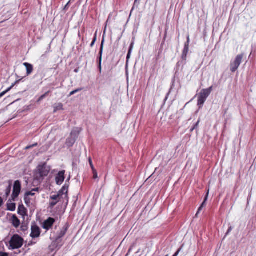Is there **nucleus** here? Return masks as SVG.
Instances as JSON below:
<instances>
[{"instance_id": "1", "label": "nucleus", "mask_w": 256, "mask_h": 256, "mask_svg": "<svg viewBox=\"0 0 256 256\" xmlns=\"http://www.w3.org/2000/svg\"><path fill=\"white\" fill-rule=\"evenodd\" d=\"M24 244V239L18 234H14L10 241V246L12 250L20 248Z\"/></svg>"}, {"instance_id": "2", "label": "nucleus", "mask_w": 256, "mask_h": 256, "mask_svg": "<svg viewBox=\"0 0 256 256\" xmlns=\"http://www.w3.org/2000/svg\"><path fill=\"white\" fill-rule=\"evenodd\" d=\"M80 129L78 128H74L70 134V136L66 139V144L68 148L73 146L80 134Z\"/></svg>"}, {"instance_id": "3", "label": "nucleus", "mask_w": 256, "mask_h": 256, "mask_svg": "<svg viewBox=\"0 0 256 256\" xmlns=\"http://www.w3.org/2000/svg\"><path fill=\"white\" fill-rule=\"evenodd\" d=\"M212 90V86L208 88L202 89L199 94L198 100V105L200 107L202 106L210 94Z\"/></svg>"}, {"instance_id": "4", "label": "nucleus", "mask_w": 256, "mask_h": 256, "mask_svg": "<svg viewBox=\"0 0 256 256\" xmlns=\"http://www.w3.org/2000/svg\"><path fill=\"white\" fill-rule=\"evenodd\" d=\"M243 57L244 54H238L236 56L233 62H230V71L232 72H235L238 70L240 64L242 63Z\"/></svg>"}, {"instance_id": "5", "label": "nucleus", "mask_w": 256, "mask_h": 256, "mask_svg": "<svg viewBox=\"0 0 256 256\" xmlns=\"http://www.w3.org/2000/svg\"><path fill=\"white\" fill-rule=\"evenodd\" d=\"M22 189V186L20 182L17 180L14 182L12 193V198L14 201L16 200V199L18 196Z\"/></svg>"}, {"instance_id": "6", "label": "nucleus", "mask_w": 256, "mask_h": 256, "mask_svg": "<svg viewBox=\"0 0 256 256\" xmlns=\"http://www.w3.org/2000/svg\"><path fill=\"white\" fill-rule=\"evenodd\" d=\"M38 175L40 178H44L48 175L50 172V168L47 167L44 164L42 166H38Z\"/></svg>"}, {"instance_id": "7", "label": "nucleus", "mask_w": 256, "mask_h": 256, "mask_svg": "<svg viewBox=\"0 0 256 256\" xmlns=\"http://www.w3.org/2000/svg\"><path fill=\"white\" fill-rule=\"evenodd\" d=\"M104 36H103L102 40V43L100 44V52H99V56L98 58V69L100 72L101 73L102 72V55L103 52V49H104Z\"/></svg>"}, {"instance_id": "8", "label": "nucleus", "mask_w": 256, "mask_h": 256, "mask_svg": "<svg viewBox=\"0 0 256 256\" xmlns=\"http://www.w3.org/2000/svg\"><path fill=\"white\" fill-rule=\"evenodd\" d=\"M31 230L32 232L30 236L32 238L40 236L41 231L40 228L36 224L32 226Z\"/></svg>"}, {"instance_id": "9", "label": "nucleus", "mask_w": 256, "mask_h": 256, "mask_svg": "<svg viewBox=\"0 0 256 256\" xmlns=\"http://www.w3.org/2000/svg\"><path fill=\"white\" fill-rule=\"evenodd\" d=\"M55 219L52 218H48L46 220H44L42 224L43 228L48 230H50L54 224L55 222Z\"/></svg>"}, {"instance_id": "10", "label": "nucleus", "mask_w": 256, "mask_h": 256, "mask_svg": "<svg viewBox=\"0 0 256 256\" xmlns=\"http://www.w3.org/2000/svg\"><path fill=\"white\" fill-rule=\"evenodd\" d=\"M40 188H34L31 191L26 192L24 194V200L25 202V203L26 204H30V200L28 198V196H34L35 195L34 193H32V192H39Z\"/></svg>"}, {"instance_id": "11", "label": "nucleus", "mask_w": 256, "mask_h": 256, "mask_svg": "<svg viewBox=\"0 0 256 256\" xmlns=\"http://www.w3.org/2000/svg\"><path fill=\"white\" fill-rule=\"evenodd\" d=\"M65 170H63L58 172L56 176V182L57 184L61 185L65 178Z\"/></svg>"}, {"instance_id": "12", "label": "nucleus", "mask_w": 256, "mask_h": 256, "mask_svg": "<svg viewBox=\"0 0 256 256\" xmlns=\"http://www.w3.org/2000/svg\"><path fill=\"white\" fill-rule=\"evenodd\" d=\"M60 198L58 196V195L57 194H54V195H51L50 196V199L52 200V202H50V206L49 207L50 208H53L56 204L60 201Z\"/></svg>"}, {"instance_id": "13", "label": "nucleus", "mask_w": 256, "mask_h": 256, "mask_svg": "<svg viewBox=\"0 0 256 256\" xmlns=\"http://www.w3.org/2000/svg\"><path fill=\"white\" fill-rule=\"evenodd\" d=\"M68 185L65 184L62 189L59 190L58 193L56 194L58 195V196L60 198V196L64 194H66V197H67V194L68 192Z\"/></svg>"}, {"instance_id": "14", "label": "nucleus", "mask_w": 256, "mask_h": 256, "mask_svg": "<svg viewBox=\"0 0 256 256\" xmlns=\"http://www.w3.org/2000/svg\"><path fill=\"white\" fill-rule=\"evenodd\" d=\"M67 230V227L63 228L58 233V236L56 238V242H58L66 234Z\"/></svg>"}, {"instance_id": "15", "label": "nucleus", "mask_w": 256, "mask_h": 256, "mask_svg": "<svg viewBox=\"0 0 256 256\" xmlns=\"http://www.w3.org/2000/svg\"><path fill=\"white\" fill-rule=\"evenodd\" d=\"M23 64L26 68L27 76L30 74L34 70L33 66L28 62H24Z\"/></svg>"}, {"instance_id": "16", "label": "nucleus", "mask_w": 256, "mask_h": 256, "mask_svg": "<svg viewBox=\"0 0 256 256\" xmlns=\"http://www.w3.org/2000/svg\"><path fill=\"white\" fill-rule=\"evenodd\" d=\"M27 210L23 204L19 205L18 208V214L24 216L26 214Z\"/></svg>"}, {"instance_id": "17", "label": "nucleus", "mask_w": 256, "mask_h": 256, "mask_svg": "<svg viewBox=\"0 0 256 256\" xmlns=\"http://www.w3.org/2000/svg\"><path fill=\"white\" fill-rule=\"evenodd\" d=\"M12 224L15 228H18L20 224V220L15 215H13L12 218Z\"/></svg>"}, {"instance_id": "18", "label": "nucleus", "mask_w": 256, "mask_h": 256, "mask_svg": "<svg viewBox=\"0 0 256 256\" xmlns=\"http://www.w3.org/2000/svg\"><path fill=\"white\" fill-rule=\"evenodd\" d=\"M209 194V190H208L206 196H205L204 199L202 203V204L201 206L198 209V211L196 214V216L198 215V214L200 212V211L202 210V208L206 206V202L208 200V196Z\"/></svg>"}, {"instance_id": "19", "label": "nucleus", "mask_w": 256, "mask_h": 256, "mask_svg": "<svg viewBox=\"0 0 256 256\" xmlns=\"http://www.w3.org/2000/svg\"><path fill=\"white\" fill-rule=\"evenodd\" d=\"M12 180H9L8 181V187L6 188V197H8L10 193L12 186Z\"/></svg>"}, {"instance_id": "20", "label": "nucleus", "mask_w": 256, "mask_h": 256, "mask_svg": "<svg viewBox=\"0 0 256 256\" xmlns=\"http://www.w3.org/2000/svg\"><path fill=\"white\" fill-rule=\"evenodd\" d=\"M7 209L10 211H14L16 208V204L15 203H8Z\"/></svg>"}, {"instance_id": "21", "label": "nucleus", "mask_w": 256, "mask_h": 256, "mask_svg": "<svg viewBox=\"0 0 256 256\" xmlns=\"http://www.w3.org/2000/svg\"><path fill=\"white\" fill-rule=\"evenodd\" d=\"M189 50V48L184 47L182 54V59L186 60L187 54Z\"/></svg>"}, {"instance_id": "22", "label": "nucleus", "mask_w": 256, "mask_h": 256, "mask_svg": "<svg viewBox=\"0 0 256 256\" xmlns=\"http://www.w3.org/2000/svg\"><path fill=\"white\" fill-rule=\"evenodd\" d=\"M164 42H165L164 41H162V43L161 44V45H160V50L158 52V56L156 58V60H158L160 58V55L162 53V49H163V46H164Z\"/></svg>"}, {"instance_id": "23", "label": "nucleus", "mask_w": 256, "mask_h": 256, "mask_svg": "<svg viewBox=\"0 0 256 256\" xmlns=\"http://www.w3.org/2000/svg\"><path fill=\"white\" fill-rule=\"evenodd\" d=\"M133 44H134L133 42H132L130 44V46L129 48L128 53L127 56H126V62H128V59L130 58V56L132 50V48H133Z\"/></svg>"}, {"instance_id": "24", "label": "nucleus", "mask_w": 256, "mask_h": 256, "mask_svg": "<svg viewBox=\"0 0 256 256\" xmlns=\"http://www.w3.org/2000/svg\"><path fill=\"white\" fill-rule=\"evenodd\" d=\"M63 110V105L62 103H59L56 106H54V112H56L58 110Z\"/></svg>"}, {"instance_id": "25", "label": "nucleus", "mask_w": 256, "mask_h": 256, "mask_svg": "<svg viewBox=\"0 0 256 256\" xmlns=\"http://www.w3.org/2000/svg\"><path fill=\"white\" fill-rule=\"evenodd\" d=\"M50 92V91H48L46 92L44 94L41 96L37 100V102L39 103L42 100H43L44 98H46V96Z\"/></svg>"}, {"instance_id": "26", "label": "nucleus", "mask_w": 256, "mask_h": 256, "mask_svg": "<svg viewBox=\"0 0 256 256\" xmlns=\"http://www.w3.org/2000/svg\"><path fill=\"white\" fill-rule=\"evenodd\" d=\"M82 89H83L82 88H78L75 90H74L71 92L69 94V96H71L74 95V94H76L78 92H80L81 90H82Z\"/></svg>"}, {"instance_id": "27", "label": "nucleus", "mask_w": 256, "mask_h": 256, "mask_svg": "<svg viewBox=\"0 0 256 256\" xmlns=\"http://www.w3.org/2000/svg\"><path fill=\"white\" fill-rule=\"evenodd\" d=\"M182 60L181 61H180L177 63V66H184V65L186 64V60H184L182 59Z\"/></svg>"}, {"instance_id": "28", "label": "nucleus", "mask_w": 256, "mask_h": 256, "mask_svg": "<svg viewBox=\"0 0 256 256\" xmlns=\"http://www.w3.org/2000/svg\"><path fill=\"white\" fill-rule=\"evenodd\" d=\"M13 86H12L10 88H8L6 90L1 92L0 94V98H1L2 96H3L8 92L12 88Z\"/></svg>"}, {"instance_id": "29", "label": "nucleus", "mask_w": 256, "mask_h": 256, "mask_svg": "<svg viewBox=\"0 0 256 256\" xmlns=\"http://www.w3.org/2000/svg\"><path fill=\"white\" fill-rule=\"evenodd\" d=\"M88 162H89L90 164V167L92 169V170H96L94 168V166L92 164V160L90 158H89Z\"/></svg>"}, {"instance_id": "30", "label": "nucleus", "mask_w": 256, "mask_h": 256, "mask_svg": "<svg viewBox=\"0 0 256 256\" xmlns=\"http://www.w3.org/2000/svg\"><path fill=\"white\" fill-rule=\"evenodd\" d=\"M38 146V143H35L32 145H30V146H27L26 148V150H28V149H30V148H34V146Z\"/></svg>"}, {"instance_id": "31", "label": "nucleus", "mask_w": 256, "mask_h": 256, "mask_svg": "<svg viewBox=\"0 0 256 256\" xmlns=\"http://www.w3.org/2000/svg\"><path fill=\"white\" fill-rule=\"evenodd\" d=\"M96 35H95V36L90 45V47H92L94 46V44L96 42Z\"/></svg>"}, {"instance_id": "32", "label": "nucleus", "mask_w": 256, "mask_h": 256, "mask_svg": "<svg viewBox=\"0 0 256 256\" xmlns=\"http://www.w3.org/2000/svg\"><path fill=\"white\" fill-rule=\"evenodd\" d=\"M92 172H93V174H94V179H96L98 178V174H97V172H96V170H92Z\"/></svg>"}, {"instance_id": "33", "label": "nucleus", "mask_w": 256, "mask_h": 256, "mask_svg": "<svg viewBox=\"0 0 256 256\" xmlns=\"http://www.w3.org/2000/svg\"><path fill=\"white\" fill-rule=\"evenodd\" d=\"M182 250V247L180 248L178 250L177 252L172 256H178L181 250Z\"/></svg>"}, {"instance_id": "34", "label": "nucleus", "mask_w": 256, "mask_h": 256, "mask_svg": "<svg viewBox=\"0 0 256 256\" xmlns=\"http://www.w3.org/2000/svg\"><path fill=\"white\" fill-rule=\"evenodd\" d=\"M200 122V120L199 119L198 121L195 124L194 126L196 129L198 126L199 123Z\"/></svg>"}, {"instance_id": "35", "label": "nucleus", "mask_w": 256, "mask_h": 256, "mask_svg": "<svg viewBox=\"0 0 256 256\" xmlns=\"http://www.w3.org/2000/svg\"><path fill=\"white\" fill-rule=\"evenodd\" d=\"M232 230V226H230L226 233V235H228Z\"/></svg>"}, {"instance_id": "36", "label": "nucleus", "mask_w": 256, "mask_h": 256, "mask_svg": "<svg viewBox=\"0 0 256 256\" xmlns=\"http://www.w3.org/2000/svg\"><path fill=\"white\" fill-rule=\"evenodd\" d=\"M0 256H8V254L6 252H0Z\"/></svg>"}, {"instance_id": "37", "label": "nucleus", "mask_w": 256, "mask_h": 256, "mask_svg": "<svg viewBox=\"0 0 256 256\" xmlns=\"http://www.w3.org/2000/svg\"><path fill=\"white\" fill-rule=\"evenodd\" d=\"M4 200L2 197L0 196V207L3 204Z\"/></svg>"}, {"instance_id": "38", "label": "nucleus", "mask_w": 256, "mask_h": 256, "mask_svg": "<svg viewBox=\"0 0 256 256\" xmlns=\"http://www.w3.org/2000/svg\"><path fill=\"white\" fill-rule=\"evenodd\" d=\"M70 2V1H69L67 4L66 5L65 7H64V10H66L68 8V6H69V4Z\"/></svg>"}, {"instance_id": "39", "label": "nucleus", "mask_w": 256, "mask_h": 256, "mask_svg": "<svg viewBox=\"0 0 256 256\" xmlns=\"http://www.w3.org/2000/svg\"><path fill=\"white\" fill-rule=\"evenodd\" d=\"M166 36H167V32L166 30L165 32V34H164V40H163V41H166Z\"/></svg>"}, {"instance_id": "40", "label": "nucleus", "mask_w": 256, "mask_h": 256, "mask_svg": "<svg viewBox=\"0 0 256 256\" xmlns=\"http://www.w3.org/2000/svg\"><path fill=\"white\" fill-rule=\"evenodd\" d=\"M189 44H190L189 42H186L184 44V47H186H186H187V48H189Z\"/></svg>"}, {"instance_id": "41", "label": "nucleus", "mask_w": 256, "mask_h": 256, "mask_svg": "<svg viewBox=\"0 0 256 256\" xmlns=\"http://www.w3.org/2000/svg\"><path fill=\"white\" fill-rule=\"evenodd\" d=\"M186 42H188L190 43V36H187V40H186Z\"/></svg>"}, {"instance_id": "42", "label": "nucleus", "mask_w": 256, "mask_h": 256, "mask_svg": "<svg viewBox=\"0 0 256 256\" xmlns=\"http://www.w3.org/2000/svg\"><path fill=\"white\" fill-rule=\"evenodd\" d=\"M196 129L194 126H193L192 128L190 129V132H192L194 130Z\"/></svg>"}, {"instance_id": "43", "label": "nucleus", "mask_w": 256, "mask_h": 256, "mask_svg": "<svg viewBox=\"0 0 256 256\" xmlns=\"http://www.w3.org/2000/svg\"><path fill=\"white\" fill-rule=\"evenodd\" d=\"M140 0H135L134 1V4H136L138 2H139Z\"/></svg>"}, {"instance_id": "44", "label": "nucleus", "mask_w": 256, "mask_h": 256, "mask_svg": "<svg viewBox=\"0 0 256 256\" xmlns=\"http://www.w3.org/2000/svg\"><path fill=\"white\" fill-rule=\"evenodd\" d=\"M22 230H24L25 229V228H24V226H22Z\"/></svg>"}, {"instance_id": "45", "label": "nucleus", "mask_w": 256, "mask_h": 256, "mask_svg": "<svg viewBox=\"0 0 256 256\" xmlns=\"http://www.w3.org/2000/svg\"><path fill=\"white\" fill-rule=\"evenodd\" d=\"M108 20H109V19H108V20H106V22H108Z\"/></svg>"}, {"instance_id": "46", "label": "nucleus", "mask_w": 256, "mask_h": 256, "mask_svg": "<svg viewBox=\"0 0 256 256\" xmlns=\"http://www.w3.org/2000/svg\"><path fill=\"white\" fill-rule=\"evenodd\" d=\"M108 20H109V19H108V20H106V22H108Z\"/></svg>"}, {"instance_id": "47", "label": "nucleus", "mask_w": 256, "mask_h": 256, "mask_svg": "<svg viewBox=\"0 0 256 256\" xmlns=\"http://www.w3.org/2000/svg\"><path fill=\"white\" fill-rule=\"evenodd\" d=\"M70 178H68V180H70Z\"/></svg>"}, {"instance_id": "48", "label": "nucleus", "mask_w": 256, "mask_h": 256, "mask_svg": "<svg viewBox=\"0 0 256 256\" xmlns=\"http://www.w3.org/2000/svg\"><path fill=\"white\" fill-rule=\"evenodd\" d=\"M126 256H127V255H126Z\"/></svg>"}]
</instances>
